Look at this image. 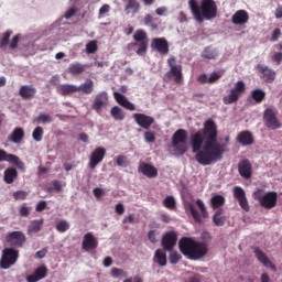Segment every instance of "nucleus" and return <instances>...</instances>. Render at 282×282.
<instances>
[{
	"label": "nucleus",
	"instance_id": "nucleus-1",
	"mask_svg": "<svg viewBox=\"0 0 282 282\" xmlns=\"http://www.w3.org/2000/svg\"><path fill=\"white\" fill-rule=\"evenodd\" d=\"M218 135L217 123L213 119L206 120L204 128L191 135L192 151L196 153L195 160L202 166H210L224 160V153H228L230 137L225 138V143H219Z\"/></svg>",
	"mask_w": 282,
	"mask_h": 282
},
{
	"label": "nucleus",
	"instance_id": "nucleus-2",
	"mask_svg": "<svg viewBox=\"0 0 282 282\" xmlns=\"http://www.w3.org/2000/svg\"><path fill=\"white\" fill-rule=\"evenodd\" d=\"M188 6L197 23H204V21H213V19H217L218 9L215 0H202L200 6L197 3V0H189Z\"/></svg>",
	"mask_w": 282,
	"mask_h": 282
},
{
	"label": "nucleus",
	"instance_id": "nucleus-3",
	"mask_svg": "<svg viewBox=\"0 0 282 282\" xmlns=\"http://www.w3.org/2000/svg\"><path fill=\"white\" fill-rule=\"evenodd\" d=\"M178 248L184 257L187 259L197 260L206 257L208 247L204 242H197L191 238L184 237L178 241Z\"/></svg>",
	"mask_w": 282,
	"mask_h": 282
},
{
	"label": "nucleus",
	"instance_id": "nucleus-4",
	"mask_svg": "<svg viewBox=\"0 0 282 282\" xmlns=\"http://www.w3.org/2000/svg\"><path fill=\"white\" fill-rule=\"evenodd\" d=\"M253 199L259 202L261 208H265V210H272V208H276L279 194L274 191L265 193L263 189H258L253 193Z\"/></svg>",
	"mask_w": 282,
	"mask_h": 282
},
{
	"label": "nucleus",
	"instance_id": "nucleus-5",
	"mask_svg": "<svg viewBox=\"0 0 282 282\" xmlns=\"http://www.w3.org/2000/svg\"><path fill=\"white\" fill-rule=\"evenodd\" d=\"M188 131L176 130L172 135V148L177 155H184L188 151Z\"/></svg>",
	"mask_w": 282,
	"mask_h": 282
},
{
	"label": "nucleus",
	"instance_id": "nucleus-6",
	"mask_svg": "<svg viewBox=\"0 0 282 282\" xmlns=\"http://www.w3.org/2000/svg\"><path fill=\"white\" fill-rule=\"evenodd\" d=\"M167 65L170 69L165 74V78H167V80H174L176 85H182V83H184V74L182 73V64H177V57L171 55L167 58Z\"/></svg>",
	"mask_w": 282,
	"mask_h": 282
},
{
	"label": "nucleus",
	"instance_id": "nucleus-7",
	"mask_svg": "<svg viewBox=\"0 0 282 282\" xmlns=\"http://www.w3.org/2000/svg\"><path fill=\"white\" fill-rule=\"evenodd\" d=\"M185 210L189 213L193 217V219L196 221V224H202V217L203 219L208 218V210L206 209V205L204 204V200L197 199L196 206L199 208V212H197V208H195V205L191 202L185 203Z\"/></svg>",
	"mask_w": 282,
	"mask_h": 282
},
{
	"label": "nucleus",
	"instance_id": "nucleus-8",
	"mask_svg": "<svg viewBox=\"0 0 282 282\" xmlns=\"http://www.w3.org/2000/svg\"><path fill=\"white\" fill-rule=\"evenodd\" d=\"M17 261H19V250H15L14 248H4L2 250L0 259L1 270H10L12 265L17 264Z\"/></svg>",
	"mask_w": 282,
	"mask_h": 282
},
{
	"label": "nucleus",
	"instance_id": "nucleus-9",
	"mask_svg": "<svg viewBox=\"0 0 282 282\" xmlns=\"http://www.w3.org/2000/svg\"><path fill=\"white\" fill-rule=\"evenodd\" d=\"M243 94H246V83L238 80L229 94L223 98V102L224 105H235Z\"/></svg>",
	"mask_w": 282,
	"mask_h": 282
},
{
	"label": "nucleus",
	"instance_id": "nucleus-10",
	"mask_svg": "<svg viewBox=\"0 0 282 282\" xmlns=\"http://www.w3.org/2000/svg\"><path fill=\"white\" fill-rule=\"evenodd\" d=\"M133 40L135 41L134 45L138 47V56H147L149 50V35H147L145 31L142 29L137 30Z\"/></svg>",
	"mask_w": 282,
	"mask_h": 282
},
{
	"label": "nucleus",
	"instance_id": "nucleus-11",
	"mask_svg": "<svg viewBox=\"0 0 282 282\" xmlns=\"http://www.w3.org/2000/svg\"><path fill=\"white\" fill-rule=\"evenodd\" d=\"M6 241L11 248H23L28 238L23 231H11L7 235Z\"/></svg>",
	"mask_w": 282,
	"mask_h": 282
},
{
	"label": "nucleus",
	"instance_id": "nucleus-12",
	"mask_svg": "<svg viewBox=\"0 0 282 282\" xmlns=\"http://www.w3.org/2000/svg\"><path fill=\"white\" fill-rule=\"evenodd\" d=\"M263 120L268 129H271L272 131L281 129V122L276 119V111H274V109L267 108L263 113Z\"/></svg>",
	"mask_w": 282,
	"mask_h": 282
},
{
	"label": "nucleus",
	"instance_id": "nucleus-13",
	"mask_svg": "<svg viewBox=\"0 0 282 282\" xmlns=\"http://www.w3.org/2000/svg\"><path fill=\"white\" fill-rule=\"evenodd\" d=\"M161 246L165 252H172L173 248L177 246V232L167 231L161 239Z\"/></svg>",
	"mask_w": 282,
	"mask_h": 282
},
{
	"label": "nucleus",
	"instance_id": "nucleus-14",
	"mask_svg": "<svg viewBox=\"0 0 282 282\" xmlns=\"http://www.w3.org/2000/svg\"><path fill=\"white\" fill-rule=\"evenodd\" d=\"M106 155H107V149L102 147L96 148L90 154L89 169H93V170L96 169V166H98V164H100L102 160H105Z\"/></svg>",
	"mask_w": 282,
	"mask_h": 282
},
{
	"label": "nucleus",
	"instance_id": "nucleus-15",
	"mask_svg": "<svg viewBox=\"0 0 282 282\" xmlns=\"http://www.w3.org/2000/svg\"><path fill=\"white\" fill-rule=\"evenodd\" d=\"M0 162H9L14 164L20 171H25V164L14 154H8L6 150L0 149Z\"/></svg>",
	"mask_w": 282,
	"mask_h": 282
},
{
	"label": "nucleus",
	"instance_id": "nucleus-16",
	"mask_svg": "<svg viewBox=\"0 0 282 282\" xmlns=\"http://www.w3.org/2000/svg\"><path fill=\"white\" fill-rule=\"evenodd\" d=\"M132 118L134 122L141 127V129H151V126L155 122V118L145 113H133Z\"/></svg>",
	"mask_w": 282,
	"mask_h": 282
},
{
	"label": "nucleus",
	"instance_id": "nucleus-17",
	"mask_svg": "<svg viewBox=\"0 0 282 282\" xmlns=\"http://www.w3.org/2000/svg\"><path fill=\"white\" fill-rule=\"evenodd\" d=\"M151 48L155 52H159L162 56H166L169 54V41H166L164 37H154L151 42Z\"/></svg>",
	"mask_w": 282,
	"mask_h": 282
},
{
	"label": "nucleus",
	"instance_id": "nucleus-18",
	"mask_svg": "<svg viewBox=\"0 0 282 282\" xmlns=\"http://www.w3.org/2000/svg\"><path fill=\"white\" fill-rule=\"evenodd\" d=\"M257 69L260 74V78H262L264 83H274V80H276V72H274L272 68L263 64H258Z\"/></svg>",
	"mask_w": 282,
	"mask_h": 282
},
{
	"label": "nucleus",
	"instance_id": "nucleus-19",
	"mask_svg": "<svg viewBox=\"0 0 282 282\" xmlns=\"http://www.w3.org/2000/svg\"><path fill=\"white\" fill-rule=\"evenodd\" d=\"M234 197L238 200L239 206L246 213L250 212V205L248 204V198H246V192L243 188L236 186L234 187Z\"/></svg>",
	"mask_w": 282,
	"mask_h": 282
},
{
	"label": "nucleus",
	"instance_id": "nucleus-20",
	"mask_svg": "<svg viewBox=\"0 0 282 282\" xmlns=\"http://www.w3.org/2000/svg\"><path fill=\"white\" fill-rule=\"evenodd\" d=\"M82 248L83 250H85V252H89V250H96V248H98V239L94 237V234H85L84 239L82 241Z\"/></svg>",
	"mask_w": 282,
	"mask_h": 282
},
{
	"label": "nucleus",
	"instance_id": "nucleus-21",
	"mask_svg": "<svg viewBox=\"0 0 282 282\" xmlns=\"http://www.w3.org/2000/svg\"><path fill=\"white\" fill-rule=\"evenodd\" d=\"M238 172L245 180H250V177H252V164L248 159L238 163Z\"/></svg>",
	"mask_w": 282,
	"mask_h": 282
},
{
	"label": "nucleus",
	"instance_id": "nucleus-22",
	"mask_svg": "<svg viewBox=\"0 0 282 282\" xmlns=\"http://www.w3.org/2000/svg\"><path fill=\"white\" fill-rule=\"evenodd\" d=\"M236 140L241 147H252L254 144V135L248 130L239 132Z\"/></svg>",
	"mask_w": 282,
	"mask_h": 282
},
{
	"label": "nucleus",
	"instance_id": "nucleus-23",
	"mask_svg": "<svg viewBox=\"0 0 282 282\" xmlns=\"http://www.w3.org/2000/svg\"><path fill=\"white\" fill-rule=\"evenodd\" d=\"M253 252L258 261H260V263L263 264L264 268H270V270H272L273 272H276V265L272 263V260L269 259L268 256H265V253L261 251V249L256 248Z\"/></svg>",
	"mask_w": 282,
	"mask_h": 282
},
{
	"label": "nucleus",
	"instance_id": "nucleus-24",
	"mask_svg": "<svg viewBox=\"0 0 282 282\" xmlns=\"http://www.w3.org/2000/svg\"><path fill=\"white\" fill-rule=\"evenodd\" d=\"M250 21V15L248 14V11L246 10H238L232 17H231V23L234 25H246Z\"/></svg>",
	"mask_w": 282,
	"mask_h": 282
},
{
	"label": "nucleus",
	"instance_id": "nucleus-25",
	"mask_svg": "<svg viewBox=\"0 0 282 282\" xmlns=\"http://www.w3.org/2000/svg\"><path fill=\"white\" fill-rule=\"evenodd\" d=\"M19 96H21L22 100H32L36 98V88L32 85H24L20 87Z\"/></svg>",
	"mask_w": 282,
	"mask_h": 282
},
{
	"label": "nucleus",
	"instance_id": "nucleus-26",
	"mask_svg": "<svg viewBox=\"0 0 282 282\" xmlns=\"http://www.w3.org/2000/svg\"><path fill=\"white\" fill-rule=\"evenodd\" d=\"M113 98L118 102V105H120V107H123V109H128V111H135V105L127 100V97L124 95L115 91Z\"/></svg>",
	"mask_w": 282,
	"mask_h": 282
},
{
	"label": "nucleus",
	"instance_id": "nucleus-27",
	"mask_svg": "<svg viewBox=\"0 0 282 282\" xmlns=\"http://www.w3.org/2000/svg\"><path fill=\"white\" fill-rule=\"evenodd\" d=\"M47 276V267L42 265L35 269L33 274L26 276V282H39Z\"/></svg>",
	"mask_w": 282,
	"mask_h": 282
},
{
	"label": "nucleus",
	"instance_id": "nucleus-28",
	"mask_svg": "<svg viewBox=\"0 0 282 282\" xmlns=\"http://www.w3.org/2000/svg\"><path fill=\"white\" fill-rule=\"evenodd\" d=\"M108 100H109V96L107 95L106 91L99 93L95 97V100L93 104V109H95V111H100V109H102L105 107V105H107Z\"/></svg>",
	"mask_w": 282,
	"mask_h": 282
},
{
	"label": "nucleus",
	"instance_id": "nucleus-29",
	"mask_svg": "<svg viewBox=\"0 0 282 282\" xmlns=\"http://www.w3.org/2000/svg\"><path fill=\"white\" fill-rule=\"evenodd\" d=\"M139 173H142L145 177L153 178L158 175V169L149 163H141L139 165Z\"/></svg>",
	"mask_w": 282,
	"mask_h": 282
},
{
	"label": "nucleus",
	"instance_id": "nucleus-30",
	"mask_svg": "<svg viewBox=\"0 0 282 282\" xmlns=\"http://www.w3.org/2000/svg\"><path fill=\"white\" fill-rule=\"evenodd\" d=\"M57 93L61 96H69L70 94H78V86L72 84H63L57 87Z\"/></svg>",
	"mask_w": 282,
	"mask_h": 282
},
{
	"label": "nucleus",
	"instance_id": "nucleus-31",
	"mask_svg": "<svg viewBox=\"0 0 282 282\" xmlns=\"http://www.w3.org/2000/svg\"><path fill=\"white\" fill-rule=\"evenodd\" d=\"M19 177V172L14 167H8L4 171L3 180L6 184H14V181H17Z\"/></svg>",
	"mask_w": 282,
	"mask_h": 282
},
{
	"label": "nucleus",
	"instance_id": "nucleus-32",
	"mask_svg": "<svg viewBox=\"0 0 282 282\" xmlns=\"http://www.w3.org/2000/svg\"><path fill=\"white\" fill-rule=\"evenodd\" d=\"M124 12L126 14H138L140 12V2L138 0H127Z\"/></svg>",
	"mask_w": 282,
	"mask_h": 282
},
{
	"label": "nucleus",
	"instance_id": "nucleus-33",
	"mask_svg": "<svg viewBox=\"0 0 282 282\" xmlns=\"http://www.w3.org/2000/svg\"><path fill=\"white\" fill-rule=\"evenodd\" d=\"M25 138V131L23 128H15L12 133L8 137L9 142H13L14 144H19L21 140Z\"/></svg>",
	"mask_w": 282,
	"mask_h": 282
},
{
	"label": "nucleus",
	"instance_id": "nucleus-34",
	"mask_svg": "<svg viewBox=\"0 0 282 282\" xmlns=\"http://www.w3.org/2000/svg\"><path fill=\"white\" fill-rule=\"evenodd\" d=\"M154 263H158L161 268H164L167 263L166 260V250L164 249H158L154 252V258H153Z\"/></svg>",
	"mask_w": 282,
	"mask_h": 282
},
{
	"label": "nucleus",
	"instance_id": "nucleus-35",
	"mask_svg": "<svg viewBox=\"0 0 282 282\" xmlns=\"http://www.w3.org/2000/svg\"><path fill=\"white\" fill-rule=\"evenodd\" d=\"M87 69V66L80 63H73L68 66L67 73L72 76H80Z\"/></svg>",
	"mask_w": 282,
	"mask_h": 282
},
{
	"label": "nucleus",
	"instance_id": "nucleus-36",
	"mask_svg": "<svg viewBox=\"0 0 282 282\" xmlns=\"http://www.w3.org/2000/svg\"><path fill=\"white\" fill-rule=\"evenodd\" d=\"M44 219L40 220H31L28 226V235H34L36 232H41V228H43Z\"/></svg>",
	"mask_w": 282,
	"mask_h": 282
},
{
	"label": "nucleus",
	"instance_id": "nucleus-37",
	"mask_svg": "<svg viewBox=\"0 0 282 282\" xmlns=\"http://www.w3.org/2000/svg\"><path fill=\"white\" fill-rule=\"evenodd\" d=\"M77 91H82L83 94L89 96V94L94 93V80L87 78L84 84L77 86Z\"/></svg>",
	"mask_w": 282,
	"mask_h": 282
},
{
	"label": "nucleus",
	"instance_id": "nucleus-38",
	"mask_svg": "<svg viewBox=\"0 0 282 282\" xmlns=\"http://www.w3.org/2000/svg\"><path fill=\"white\" fill-rule=\"evenodd\" d=\"M224 215V209H217L213 216V224L218 228L226 225V216Z\"/></svg>",
	"mask_w": 282,
	"mask_h": 282
},
{
	"label": "nucleus",
	"instance_id": "nucleus-39",
	"mask_svg": "<svg viewBox=\"0 0 282 282\" xmlns=\"http://www.w3.org/2000/svg\"><path fill=\"white\" fill-rule=\"evenodd\" d=\"M226 204V198L221 195H215L210 198V206L214 210L221 209V206Z\"/></svg>",
	"mask_w": 282,
	"mask_h": 282
},
{
	"label": "nucleus",
	"instance_id": "nucleus-40",
	"mask_svg": "<svg viewBox=\"0 0 282 282\" xmlns=\"http://www.w3.org/2000/svg\"><path fill=\"white\" fill-rule=\"evenodd\" d=\"M110 115L113 118V120H124L127 115L124 113V110L118 106H113L110 110Z\"/></svg>",
	"mask_w": 282,
	"mask_h": 282
},
{
	"label": "nucleus",
	"instance_id": "nucleus-41",
	"mask_svg": "<svg viewBox=\"0 0 282 282\" xmlns=\"http://www.w3.org/2000/svg\"><path fill=\"white\" fill-rule=\"evenodd\" d=\"M217 50L212 48L210 46H207L202 53V58H207L208 61H213L217 58Z\"/></svg>",
	"mask_w": 282,
	"mask_h": 282
},
{
	"label": "nucleus",
	"instance_id": "nucleus-42",
	"mask_svg": "<svg viewBox=\"0 0 282 282\" xmlns=\"http://www.w3.org/2000/svg\"><path fill=\"white\" fill-rule=\"evenodd\" d=\"M52 121H53L52 117L45 113H40V116L35 117L33 120L34 124H47Z\"/></svg>",
	"mask_w": 282,
	"mask_h": 282
},
{
	"label": "nucleus",
	"instance_id": "nucleus-43",
	"mask_svg": "<svg viewBox=\"0 0 282 282\" xmlns=\"http://www.w3.org/2000/svg\"><path fill=\"white\" fill-rule=\"evenodd\" d=\"M251 98H253V100L258 104L263 102V100H265V91L261 89H254L251 91Z\"/></svg>",
	"mask_w": 282,
	"mask_h": 282
},
{
	"label": "nucleus",
	"instance_id": "nucleus-44",
	"mask_svg": "<svg viewBox=\"0 0 282 282\" xmlns=\"http://www.w3.org/2000/svg\"><path fill=\"white\" fill-rule=\"evenodd\" d=\"M98 52V41L93 40L86 44V53L96 54Z\"/></svg>",
	"mask_w": 282,
	"mask_h": 282
},
{
	"label": "nucleus",
	"instance_id": "nucleus-45",
	"mask_svg": "<svg viewBox=\"0 0 282 282\" xmlns=\"http://www.w3.org/2000/svg\"><path fill=\"white\" fill-rule=\"evenodd\" d=\"M43 128L41 126H37L33 132H32V138L35 142H41L43 140Z\"/></svg>",
	"mask_w": 282,
	"mask_h": 282
},
{
	"label": "nucleus",
	"instance_id": "nucleus-46",
	"mask_svg": "<svg viewBox=\"0 0 282 282\" xmlns=\"http://www.w3.org/2000/svg\"><path fill=\"white\" fill-rule=\"evenodd\" d=\"M116 164L117 166H120L121 169H127L129 166V159L126 155H118L116 158Z\"/></svg>",
	"mask_w": 282,
	"mask_h": 282
},
{
	"label": "nucleus",
	"instance_id": "nucleus-47",
	"mask_svg": "<svg viewBox=\"0 0 282 282\" xmlns=\"http://www.w3.org/2000/svg\"><path fill=\"white\" fill-rule=\"evenodd\" d=\"M170 263L172 265H177V263H180V260L182 259V254H180V252L177 251H170Z\"/></svg>",
	"mask_w": 282,
	"mask_h": 282
},
{
	"label": "nucleus",
	"instance_id": "nucleus-48",
	"mask_svg": "<svg viewBox=\"0 0 282 282\" xmlns=\"http://www.w3.org/2000/svg\"><path fill=\"white\" fill-rule=\"evenodd\" d=\"M224 76V72H214L208 77V85H213L219 80Z\"/></svg>",
	"mask_w": 282,
	"mask_h": 282
},
{
	"label": "nucleus",
	"instance_id": "nucleus-49",
	"mask_svg": "<svg viewBox=\"0 0 282 282\" xmlns=\"http://www.w3.org/2000/svg\"><path fill=\"white\" fill-rule=\"evenodd\" d=\"M163 205L165 208H169V210H173V208H175V198L173 196L165 197Z\"/></svg>",
	"mask_w": 282,
	"mask_h": 282
},
{
	"label": "nucleus",
	"instance_id": "nucleus-50",
	"mask_svg": "<svg viewBox=\"0 0 282 282\" xmlns=\"http://www.w3.org/2000/svg\"><path fill=\"white\" fill-rule=\"evenodd\" d=\"M56 230L57 232H67V230H69V223H67L66 220H61L56 225Z\"/></svg>",
	"mask_w": 282,
	"mask_h": 282
},
{
	"label": "nucleus",
	"instance_id": "nucleus-51",
	"mask_svg": "<svg viewBox=\"0 0 282 282\" xmlns=\"http://www.w3.org/2000/svg\"><path fill=\"white\" fill-rule=\"evenodd\" d=\"M32 207H28V204H22L19 208L20 217H30Z\"/></svg>",
	"mask_w": 282,
	"mask_h": 282
},
{
	"label": "nucleus",
	"instance_id": "nucleus-52",
	"mask_svg": "<svg viewBox=\"0 0 282 282\" xmlns=\"http://www.w3.org/2000/svg\"><path fill=\"white\" fill-rule=\"evenodd\" d=\"M110 274L113 279H118V276H128V273L124 270L118 268H112Z\"/></svg>",
	"mask_w": 282,
	"mask_h": 282
},
{
	"label": "nucleus",
	"instance_id": "nucleus-53",
	"mask_svg": "<svg viewBox=\"0 0 282 282\" xmlns=\"http://www.w3.org/2000/svg\"><path fill=\"white\" fill-rule=\"evenodd\" d=\"M10 36H12V31H7L3 33V36L0 41V47H6L10 43Z\"/></svg>",
	"mask_w": 282,
	"mask_h": 282
},
{
	"label": "nucleus",
	"instance_id": "nucleus-54",
	"mask_svg": "<svg viewBox=\"0 0 282 282\" xmlns=\"http://www.w3.org/2000/svg\"><path fill=\"white\" fill-rule=\"evenodd\" d=\"M13 198L15 199V202L26 199L28 198V192L17 191L15 193H13Z\"/></svg>",
	"mask_w": 282,
	"mask_h": 282
},
{
	"label": "nucleus",
	"instance_id": "nucleus-55",
	"mask_svg": "<svg viewBox=\"0 0 282 282\" xmlns=\"http://www.w3.org/2000/svg\"><path fill=\"white\" fill-rule=\"evenodd\" d=\"M143 138L148 143L155 142V133L152 131L144 132Z\"/></svg>",
	"mask_w": 282,
	"mask_h": 282
},
{
	"label": "nucleus",
	"instance_id": "nucleus-56",
	"mask_svg": "<svg viewBox=\"0 0 282 282\" xmlns=\"http://www.w3.org/2000/svg\"><path fill=\"white\" fill-rule=\"evenodd\" d=\"M45 208H47V202H45V200H40L35 206L36 213H43V210H45Z\"/></svg>",
	"mask_w": 282,
	"mask_h": 282
},
{
	"label": "nucleus",
	"instance_id": "nucleus-57",
	"mask_svg": "<svg viewBox=\"0 0 282 282\" xmlns=\"http://www.w3.org/2000/svg\"><path fill=\"white\" fill-rule=\"evenodd\" d=\"M279 39H281V29H275L273 30V33L271 35V41L272 43L279 41Z\"/></svg>",
	"mask_w": 282,
	"mask_h": 282
},
{
	"label": "nucleus",
	"instance_id": "nucleus-58",
	"mask_svg": "<svg viewBox=\"0 0 282 282\" xmlns=\"http://www.w3.org/2000/svg\"><path fill=\"white\" fill-rule=\"evenodd\" d=\"M110 10H111V7L109 4H104L99 9V17H105V14H107Z\"/></svg>",
	"mask_w": 282,
	"mask_h": 282
},
{
	"label": "nucleus",
	"instance_id": "nucleus-59",
	"mask_svg": "<svg viewBox=\"0 0 282 282\" xmlns=\"http://www.w3.org/2000/svg\"><path fill=\"white\" fill-rule=\"evenodd\" d=\"M271 59L273 61V63H276V65H281L282 53H274Z\"/></svg>",
	"mask_w": 282,
	"mask_h": 282
},
{
	"label": "nucleus",
	"instance_id": "nucleus-60",
	"mask_svg": "<svg viewBox=\"0 0 282 282\" xmlns=\"http://www.w3.org/2000/svg\"><path fill=\"white\" fill-rule=\"evenodd\" d=\"M17 47H19V35H14L10 43V50H17Z\"/></svg>",
	"mask_w": 282,
	"mask_h": 282
},
{
	"label": "nucleus",
	"instance_id": "nucleus-61",
	"mask_svg": "<svg viewBox=\"0 0 282 282\" xmlns=\"http://www.w3.org/2000/svg\"><path fill=\"white\" fill-rule=\"evenodd\" d=\"M115 212L117 213V215H124V205L121 203L117 204L115 207Z\"/></svg>",
	"mask_w": 282,
	"mask_h": 282
},
{
	"label": "nucleus",
	"instance_id": "nucleus-62",
	"mask_svg": "<svg viewBox=\"0 0 282 282\" xmlns=\"http://www.w3.org/2000/svg\"><path fill=\"white\" fill-rule=\"evenodd\" d=\"M198 83H200V85H206V83L208 84V75L206 74H200L197 77Z\"/></svg>",
	"mask_w": 282,
	"mask_h": 282
},
{
	"label": "nucleus",
	"instance_id": "nucleus-63",
	"mask_svg": "<svg viewBox=\"0 0 282 282\" xmlns=\"http://www.w3.org/2000/svg\"><path fill=\"white\" fill-rule=\"evenodd\" d=\"M76 12H78L76 8H70L68 11H66L65 19H72V17L76 14Z\"/></svg>",
	"mask_w": 282,
	"mask_h": 282
},
{
	"label": "nucleus",
	"instance_id": "nucleus-64",
	"mask_svg": "<svg viewBox=\"0 0 282 282\" xmlns=\"http://www.w3.org/2000/svg\"><path fill=\"white\" fill-rule=\"evenodd\" d=\"M144 25H153V15L151 14H145L144 17Z\"/></svg>",
	"mask_w": 282,
	"mask_h": 282
}]
</instances>
